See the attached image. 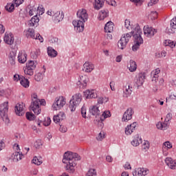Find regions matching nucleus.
Masks as SVG:
<instances>
[{
	"mask_svg": "<svg viewBox=\"0 0 176 176\" xmlns=\"http://www.w3.org/2000/svg\"><path fill=\"white\" fill-rule=\"evenodd\" d=\"M131 32L123 34L121 38L118 42V47L123 50L126 49V46L131 39V37L134 38V45L132 47L133 52H137L140 49V46L144 43V39L141 36L142 34V30L140 27V25L135 24L132 28Z\"/></svg>",
	"mask_w": 176,
	"mask_h": 176,
	"instance_id": "obj_1",
	"label": "nucleus"
},
{
	"mask_svg": "<svg viewBox=\"0 0 176 176\" xmlns=\"http://www.w3.org/2000/svg\"><path fill=\"white\" fill-rule=\"evenodd\" d=\"M76 160H80V156L78 153L67 151L65 153L63 159V163L66 164V170L69 173L74 174L75 167H76Z\"/></svg>",
	"mask_w": 176,
	"mask_h": 176,
	"instance_id": "obj_2",
	"label": "nucleus"
},
{
	"mask_svg": "<svg viewBox=\"0 0 176 176\" xmlns=\"http://www.w3.org/2000/svg\"><path fill=\"white\" fill-rule=\"evenodd\" d=\"M39 102H41V100L38 99V95L33 94L32 95V102L30 107V111H33L35 115H39L42 112Z\"/></svg>",
	"mask_w": 176,
	"mask_h": 176,
	"instance_id": "obj_3",
	"label": "nucleus"
},
{
	"mask_svg": "<svg viewBox=\"0 0 176 176\" xmlns=\"http://www.w3.org/2000/svg\"><path fill=\"white\" fill-rule=\"evenodd\" d=\"M82 100V94H76L72 96L69 105V108L71 112H75V111L76 110V107H79V105H80Z\"/></svg>",
	"mask_w": 176,
	"mask_h": 176,
	"instance_id": "obj_4",
	"label": "nucleus"
},
{
	"mask_svg": "<svg viewBox=\"0 0 176 176\" xmlns=\"http://www.w3.org/2000/svg\"><path fill=\"white\" fill-rule=\"evenodd\" d=\"M67 104V99L64 96H60L56 98L54 102L52 108L53 111H60L61 108L64 107V105Z\"/></svg>",
	"mask_w": 176,
	"mask_h": 176,
	"instance_id": "obj_5",
	"label": "nucleus"
},
{
	"mask_svg": "<svg viewBox=\"0 0 176 176\" xmlns=\"http://www.w3.org/2000/svg\"><path fill=\"white\" fill-rule=\"evenodd\" d=\"M48 16H52L54 23H60L64 19V12L49 10L47 12Z\"/></svg>",
	"mask_w": 176,
	"mask_h": 176,
	"instance_id": "obj_6",
	"label": "nucleus"
},
{
	"mask_svg": "<svg viewBox=\"0 0 176 176\" xmlns=\"http://www.w3.org/2000/svg\"><path fill=\"white\" fill-rule=\"evenodd\" d=\"M8 112H9V102H4L0 104V116L3 120H8Z\"/></svg>",
	"mask_w": 176,
	"mask_h": 176,
	"instance_id": "obj_7",
	"label": "nucleus"
},
{
	"mask_svg": "<svg viewBox=\"0 0 176 176\" xmlns=\"http://www.w3.org/2000/svg\"><path fill=\"white\" fill-rule=\"evenodd\" d=\"M144 35L146 38H153L156 34H157V29H155L149 25H145L143 28Z\"/></svg>",
	"mask_w": 176,
	"mask_h": 176,
	"instance_id": "obj_8",
	"label": "nucleus"
},
{
	"mask_svg": "<svg viewBox=\"0 0 176 176\" xmlns=\"http://www.w3.org/2000/svg\"><path fill=\"white\" fill-rule=\"evenodd\" d=\"M85 22L80 19L73 21L72 24L76 32H83V31H85Z\"/></svg>",
	"mask_w": 176,
	"mask_h": 176,
	"instance_id": "obj_9",
	"label": "nucleus"
},
{
	"mask_svg": "<svg viewBox=\"0 0 176 176\" xmlns=\"http://www.w3.org/2000/svg\"><path fill=\"white\" fill-rule=\"evenodd\" d=\"M87 82H89V78L87 76H80L76 85L80 89H86V87L87 86Z\"/></svg>",
	"mask_w": 176,
	"mask_h": 176,
	"instance_id": "obj_10",
	"label": "nucleus"
},
{
	"mask_svg": "<svg viewBox=\"0 0 176 176\" xmlns=\"http://www.w3.org/2000/svg\"><path fill=\"white\" fill-rule=\"evenodd\" d=\"M77 17L81 21L86 23V21L89 20V14H87V11L85 9L79 10L77 12Z\"/></svg>",
	"mask_w": 176,
	"mask_h": 176,
	"instance_id": "obj_11",
	"label": "nucleus"
},
{
	"mask_svg": "<svg viewBox=\"0 0 176 176\" xmlns=\"http://www.w3.org/2000/svg\"><path fill=\"white\" fill-rule=\"evenodd\" d=\"M149 174V169L146 168H137L133 172V176H146Z\"/></svg>",
	"mask_w": 176,
	"mask_h": 176,
	"instance_id": "obj_12",
	"label": "nucleus"
},
{
	"mask_svg": "<svg viewBox=\"0 0 176 176\" xmlns=\"http://www.w3.org/2000/svg\"><path fill=\"white\" fill-rule=\"evenodd\" d=\"M3 41L7 45H13L14 43V35L10 32H6L4 34Z\"/></svg>",
	"mask_w": 176,
	"mask_h": 176,
	"instance_id": "obj_13",
	"label": "nucleus"
},
{
	"mask_svg": "<svg viewBox=\"0 0 176 176\" xmlns=\"http://www.w3.org/2000/svg\"><path fill=\"white\" fill-rule=\"evenodd\" d=\"M145 82V73H139L135 79V83L137 87H140L144 85Z\"/></svg>",
	"mask_w": 176,
	"mask_h": 176,
	"instance_id": "obj_14",
	"label": "nucleus"
},
{
	"mask_svg": "<svg viewBox=\"0 0 176 176\" xmlns=\"http://www.w3.org/2000/svg\"><path fill=\"white\" fill-rule=\"evenodd\" d=\"M94 64L91 62H85L82 65V71L86 74H90L94 71Z\"/></svg>",
	"mask_w": 176,
	"mask_h": 176,
	"instance_id": "obj_15",
	"label": "nucleus"
},
{
	"mask_svg": "<svg viewBox=\"0 0 176 176\" xmlns=\"http://www.w3.org/2000/svg\"><path fill=\"white\" fill-rule=\"evenodd\" d=\"M134 114V111H133V109L129 108L123 115V117L122 118V122H129V120H131L133 119V115Z\"/></svg>",
	"mask_w": 176,
	"mask_h": 176,
	"instance_id": "obj_16",
	"label": "nucleus"
},
{
	"mask_svg": "<svg viewBox=\"0 0 176 176\" xmlns=\"http://www.w3.org/2000/svg\"><path fill=\"white\" fill-rule=\"evenodd\" d=\"M164 162L170 170H176V160L171 158V157H167L165 158Z\"/></svg>",
	"mask_w": 176,
	"mask_h": 176,
	"instance_id": "obj_17",
	"label": "nucleus"
},
{
	"mask_svg": "<svg viewBox=\"0 0 176 176\" xmlns=\"http://www.w3.org/2000/svg\"><path fill=\"white\" fill-rule=\"evenodd\" d=\"M84 97L87 100H90L91 98H97L98 96L97 95V91L95 89H87L84 91Z\"/></svg>",
	"mask_w": 176,
	"mask_h": 176,
	"instance_id": "obj_18",
	"label": "nucleus"
},
{
	"mask_svg": "<svg viewBox=\"0 0 176 176\" xmlns=\"http://www.w3.org/2000/svg\"><path fill=\"white\" fill-rule=\"evenodd\" d=\"M173 148V144L170 141H166L162 144V151L164 156H168V150Z\"/></svg>",
	"mask_w": 176,
	"mask_h": 176,
	"instance_id": "obj_19",
	"label": "nucleus"
},
{
	"mask_svg": "<svg viewBox=\"0 0 176 176\" xmlns=\"http://www.w3.org/2000/svg\"><path fill=\"white\" fill-rule=\"evenodd\" d=\"M38 14H43V12H45V9L34 6L30 10L29 14L30 16H34V14H35V16H38Z\"/></svg>",
	"mask_w": 176,
	"mask_h": 176,
	"instance_id": "obj_20",
	"label": "nucleus"
},
{
	"mask_svg": "<svg viewBox=\"0 0 176 176\" xmlns=\"http://www.w3.org/2000/svg\"><path fill=\"white\" fill-rule=\"evenodd\" d=\"M27 57H28V55H27V53L24 50H21L18 54V61L20 64H25L27 62Z\"/></svg>",
	"mask_w": 176,
	"mask_h": 176,
	"instance_id": "obj_21",
	"label": "nucleus"
},
{
	"mask_svg": "<svg viewBox=\"0 0 176 176\" xmlns=\"http://www.w3.org/2000/svg\"><path fill=\"white\" fill-rule=\"evenodd\" d=\"M137 127V122H133L125 128L126 135H131Z\"/></svg>",
	"mask_w": 176,
	"mask_h": 176,
	"instance_id": "obj_22",
	"label": "nucleus"
},
{
	"mask_svg": "<svg viewBox=\"0 0 176 176\" xmlns=\"http://www.w3.org/2000/svg\"><path fill=\"white\" fill-rule=\"evenodd\" d=\"M133 87L130 86V85H126L123 89V95L124 98H129L130 96H131V93H133Z\"/></svg>",
	"mask_w": 176,
	"mask_h": 176,
	"instance_id": "obj_23",
	"label": "nucleus"
},
{
	"mask_svg": "<svg viewBox=\"0 0 176 176\" xmlns=\"http://www.w3.org/2000/svg\"><path fill=\"white\" fill-rule=\"evenodd\" d=\"M15 112L19 116H23V115H24V112H25V110L24 109V106L23 103L16 104V105L15 106Z\"/></svg>",
	"mask_w": 176,
	"mask_h": 176,
	"instance_id": "obj_24",
	"label": "nucleus"
},
{
	"mask_svg": "<svg viewBox=\"0 0 176 176\" xmlns=\"http://www.w3.org/2000/svg\"><path fill=\"white\" fill-rule=\"evenodd\" d=\"M100 106L98 104L92 105L89 107V113L94 116H100Z\"/></svg>",
	"mask_w": 176,
	"mask_h": 176,
	"instance_id": "obj_25",
	"label": "nucleus"
},
{
	"mask_svg": "<svg viewBox=\"0 0 176 176\" xmlns=\"http://www.w3.org/2000/svg\"><path fill=\"white\" fill-rule=\"evenodd\" d=\"M127 68L130 72H135L137 71V63L133 60H130L128 63Z\"/></svg>",
	"mask_w": 176,
	"mask_h": 176,
	"instance_id": "obj_26",
	"label": "nucleus"
},
{
	"mask_svg": "<svg viewBox=\"0 0 176 176\" xmlns=\"http://www.w3.org/2000/svg\"><path fill=\"white\" fill-rule=\"evenodd\" d=\"M28 25L30 27H36L39 25V17H38V15H34L31 20L29 21Z\"/></svg>",
	"mask_w": 176,
	"mask_h": 176,
	"instance_id": "obj_27",
	"label": "nucleus"
},
{
	"mask_svg": "<svg viewBox=\"0 0 176 176\" xmlns=\"http://www.w3.org/2000/svg\"><path fill=\"white\" fill-rule=\"evenodd\" d=\"M168 126H170V124L166 121H164V122H159L156 124L157 129L160 130H167L168 129Z\"/></svg>",
	"mask_w": 176,
	"mask_h": 176,
	"instance_id": "obj_28",
	"label": "nucleus"
},
{
	"mask_svg": "<svg viewBox=\"0 0 176 176\" xmlns=\"http://www.w3.org/2000/svg\"><path fill=\"white\" fill-rule=\"evenodd\" d=\"M141 142H142V138H141L140 135H136L131 141V145H133V146H138Z\"/></svg>",
	"mask_w": 176,
	"mask_h": 176,
	"instance_id": "obj_29",
	"label": "nucleus"
},
{
	"mask_svg": "<svg viewBox=\"0 0 176 176\" xmlns=\"http://www.w3.org/2000/svg\"><path fill=\"white\" fill-rule=\"evenodd\" d=\"M104 32H107L109 34H111V32H113V23L109 21L105 24Z\"/></svg>",
	"mask_w": 176,
	"mask_h": 176,
	"instance_id": "obj_30",
	"label": "nucleus"
},
{
	"mask_svg": "<svg viewBox=\"0 0 176 176\" xmlns=\"http://www.w3.org/2000/svg\"><path fill=\"white\" fill-rule=\"evenodd\" d=\"M159 74H160V69L157 68L153 70L151 72V76L152 78V81L153 82H157V79H159Z\"/></svg>",
	"mask_w": 176,
	"mask_h": 176,
	"instance_id": "obj_31",
	"label": "nucleus"
},
{
	"mask_svg": "<svg viewBox=\"0 0 176 176\" xmlns=\"http://www.w3.org/2000/svg\"><path fill=\"white\" fill-rule=\"evenodd\" d=\"M176 33V16L170 21V29L169 30V34Z\"/></svg>",
	"mask_w": 176,
	"mask_h": 176,
	"instance_id": "obj_32",
	"label": "nucleus"
},
{
	"mask_svg": "<svg viewBox=\"0 0 176 176\" xmlns=\"http://www.w3.org/2000/svg\"><path fill=\"white\" fill-rule=\"evenodd\" d=\"M107 17H108V10H102L101 11L99 12L98 16V20L102 21L107 19Z\"/></svg>",
	"mask_w": 176,
	"mask_h": 176,
	"instance_id": "obj_33",
	"label": "nucleus"
},
{
	"mask_svg": "<svg viewBox=\"0 0 176 176\" xmlns=\"http://www.w3.org/2000/svg\"><path fill=\"white\" fill-rule=\"evenodd\" d=\"M8 58L11 65H14L16 64V53L14 52H10Z\"/></svg>",
	"mask_w": 176,
	"mask_h": 176,
	"instance_id": "obj_34",
	"label": "nucleus"
},
{
	"mask_svg": "<svg viewBox=\"0 0 176 176\" xmlns=\"http://www.w3.org/2000/svg\"><path fill=\"white\" fill-rule=\"evenodd\" d=\"M109 101V98H108L107 96H99L97 99V105L100 107V105H102V104H106V102H108Z\"/></svg>",
	"mask_w": 176,
	"mask_h": 176,
	"instance_id": "obj_35",
	"label": "nucleus"
},
{
	"mask_svg": "<svg viewBox=\"0 0 176 176\" xmlns=\"http://www.w3.org/2000/svg\"><path fill=\"white\" fill-rule=\"evenodd\" d=\"M12 158L14 162H19V160H21L23 159V153L19 152H14L12 155Z\"/></svg>",
	"mask_w": 176,
	"mask_h": 176,
	"instance_id": "obj_36",
	"label": "nucleus"
},
{
	"mask_svg": "<svg viewBox=\"0 0 176 176\" xmlns=\"http://www.w3.org/2000/svg\"><path fill=\"white\" fill-rule=\"evenodd\" d=\"M47 54L50 57L54 58V57H57V51H56L53 47H47Z\"/></svg>",
	"mask_w": 176,
	"mask_h": 176,
	"instance_id": "obj_37",
	"label": "nucleus"
},
{
	"mask_svg": "<svg viewBox=\"0 0 176 176\" xmlns=\"http://www.w3.org/2000/svg\"><path fill=\"white\" fill-rule=\"evenodd\" d=\"M104 6V0H95L94 8L96 10H100Z\"/></svg>",
	"mask_w": 176,
	"mask_h": 176,
	"instance_id": "obj_38",
	"label": "nucleus"
},
{
	"mask_svg": "<svg viewBox=\"0 0 176 176\" xmlns=\"http://www.w3.org/2000/svg\"><path fill=\"white\" fill-rule=\"evenodd\" d=\"M25 35L27 38H32V39H35V30L34 29H28V31H26Z\"/></svg>",
	"mask_w": 176,
	"mask_h": 176,
	"instance_id": "obj_39",
	"label": "nucleus"
},
{
	"mask_svg": "<svg viewBox=\"0 0 176 176\" xmlns=\"http://www.w3.org/2000/svg\"><path fill=\"white\" fill-rule=\"evenodd\" d=\"M32 163L36 164V166H41L43 163V161H42V157H34Z\"/></svg>",
	"mask_w": 176,
	"mask_h": 176,
	"instance_id": "obj_40",
	"label": "nucleus"
},
{
	"mask_svg": "<svg viewBox=\"0 0 176 176\" xmlns=\"http://www.w3.org/2000/svg\"><path fill=\"white\" fill-rule=\"evenodd\" d=\"M20 83L23 87H30V81L25 77H22V79L20 81Z\"/></svg>",
	"mask_w": 176,
	"mask_h": 176,
	"instance_id": "obj_41",
	"label": "nucleus"
},
{
	"mask_svg": "<svg viewBox=\"0 0 176 176\" xmlns=\"http://www.w3.org/2000/svg\"><path fill=\"white\" fill-rule=\"evenodd\" d=\"M26 67L28 68H31L32 69L35 71V68H36V61L35 60H29L26 63Z\"/></svg>",
	"mask_w": 176,
	"mask_h": 176,
	"instance_id": "obj_42",
	"label": "nucleus"
},
{
	"mask_svg": "<svg viewBox=\"0 0 176 176\" xmlns=\"http://www.w3.org/2000/svg\"><path fill=\"white\" fill-rule=\"evenodd\" d=\"M164 46H169L171 49H174V47H175V43L171 40H165L164 41Z\"/></svg>",
	"mask_w": 176,
	"mask_h": 176,
	"instance_id": "obj_43",
	"label": "nucleus"
},
{
	"mask_svg": "<svg viewBox=\"0 0 176 176\" xmlns=\"http://www.w3.org/2000/svg\"><path fill=\"white\" fill-rule=\"evenodd\" d=\"M39 54H41V50H36L31 52V58L34 60H36L38 57L39 56Z\"/></svg>",
	"mask_w": 176,
	"mask_h": 176,
	"instance_id": "obj_44",
	"label": "nucleus"
},
{
	"mask_svg": "<svg viewBox=\"0 0 176 176\" xmlns=\"http://www.w3.org/2000/svg\"><path fill=\"white\" fill-rule=\"evenodd\" d=\"M34 69H31L30 67H25L24 69V73L25 75H29V76H32L34 75Z\"/></svg>",
	"mask_w": 176,
	"mask_h": 176,
	"instance_id": "obj_45",
	"label": "nucleus"
},
{
	"mask_svg": "<svg viewBox=\"0 0 176 176\" xmlns=\"http://www.w3.org/2000/svg\"><path fill=\"white\" fill-rule=\"evenodd\" d=\"M6 10H8V12H13V10H14V3H8L6 6Z\"/></svg>",
	"mask_w": 176,
	"mask_h": 176,
	"instance_id": "obj_46",
	"label": "nucleus"
},
{
	"mask_svg": "<svg viewBox=\"0 0 176 176\" xmlns=\"http://www.w3.org/2000/svg\"><path fill=\"white\" fill-rule=\"evenodd\" d=\"M25 116L28 120L32 121L35 120V115L31 112H27Z\"/></svg>",
	"mask_w": 176,
	"mask_h": 176,
	"instance_id": "obj_47",
	"label": "nucleus"
},
{
	"mask_svg": "<svg viewBox=\"0 0 176 176\" xmlns=\"http://www.w3.org/2000/svg\"><path fill=\"white\" fill-rule=\"evenodd\" d=\"M43 76H44L43 74H42V73H37L34 76V79H35V80H36V82H41V80H42V79H43Z\"/></svg>",
	"mask_w": 176,
	"mask_h": 176,
	"instance_id": "obj_48",
	"label": "nucleus"
},
{
	"mask_svg": "<svg viewBox=\"0 0 176 176\" xmlns=\"http://www.w3.org/2000/svg\"><path fill=\"white\" fill-rule=\"evenodd\" d=\"M86 176H97V171L94 168H90Z\"/></svg>",
	"mask_w": 176,
	"mask_h": 176,
	"instance_id": "obj_49",
	"label": "nucleus"
},
{
	"mask_svg": "<svg viewBox=\"0 0 176 176\" xmlns=\"http://www.w3.org/2000/svg\"><path fill=\"white\" fill-rule=\"evenodd\" d=\"M149 17L151 20H156V19H157V12L156 11L151 12L149 14Z\"/></svg>",
	"mask_w": 176,
	"mask_h": 176,
	"instance_id": "obj_50",
	"label": "nucleus"
},
{
	"mask_svg": "<svg viewBox=\"0 0 176 176\" xmlns=\"http://www.w3.org/2000/svg\"><path fill=\"white\" fill-rule=\"evenodd\" d=\"M102 118L107 119V118H111V111L106 110L102 114Z\"/></svg>",
	"mask_w": 176,
	"mask_h": 176,
	"instance_id": "obj_51",
	"label": "nucleus"
},
{
	"mask_svg": "<svg viewBox=\"0 0 176 176\" xmlns=\"http://www.w3.org/2000/svg\"><path fill=\"white\" fill-rule=\"evenodd\" d=\"M51 123H52V120L50 119V118L47 117L43 121V126H45L46 127H47V126H50Z\"/></svg>",
	"mask_w": 176,
	"mask_h": 176,
	"instance_id": "obj_52",
	"label": "nucleus"
},
{
	"mask_svg": "<svg viewBox=\"0 0 176 176\" xmlns=\"http://www.w3.org/2000/svg\"><path fill=\"white\" fill-rule=\"evenodd\" d=\"M149 142L148 141H144V143L142 146V149H144V151H148V149H149Z\"/></svg>",
	"mask_w": 176,
	"mask_h": 176,
	"instance_id": "obj_53",
	"label": "nucleus"
},
{
	"mask_svg": "<svg viewBox=\"0 0 176 176\" xmlns=\"http://www.w3.org/2000/svg\"><path fill=\"white\" fill-rule=\"evenodd\" d=\"M104 138H105V133L102 131L99 133L98 137H96L98 141H102Z\"/></svg>",
	"mask_w": 176,
	"mask_h": 176,
	"instance_id": "obj_54",
	"label": "nucleus"
},
{
	"mask_svg": "<svg viewBox=\"0 0 176 176\" xmlns=\"http://www.w3.org/2000/svg\"><path fill=\"white\" fill-rule=\"evenodd\" d=\"M34 146L35 148H36L37 149H39V148H41V146H42V140H38L34 142Z\"/></svg>",
	"mask_w": 176,
	"mask_h": 176,
	"instance_id": "obj_55",
	"label": "nucleus"
},
{
	"mask_svg": "<svg viewBox=\"0 0 176 176\" xmlns=\"http://www.w3.org/2000/svg\"><path fill=\"white\" fill-rule=\"evenodd\" d=\"M24 76H20L19 74H15L14 75L13 79L14 80V82H19V80L21 82L22 78H23Z\"/></svg>",
	"mask_w": 176,
	"mask_h": 176,
	"instance_id": "obj_56",
	"label": "nucleus"
},
{
	"mask_svg": "<svg viewBox=\"0 0 176 176\" xmlns=\"http://www.w3.org/2000/svg\"><path fill=\"white\" fill-rule=\"evenodd\" d=\"M86 113H87L86 108L85 107V106H82L81 108V115H82V117L84 118V119H86V118H87L86 116Z\"/></svg>",
	"mask_w": 176,
	"mask_h": 176,
	"instance_id": "obj_57",
	"label": "nucleus"
},
{
	"mask_svg": "<svg viewBox=\"0 0 176 176\" xmlns=\"http://www.w3.org/2000/svg\"><path fill=\"white\" fill-rule=\"evenodd\" d=\"M58 118L60 119V120H64V119H65V113H64V112L60 111L57 114Z\"/></svg>",
	"mask_w": 176,
	"mask_h": 176,
	"instance_id": "obj_58",
	"label": "nucleus"
},
{
	"mask_svg": "<svg viewBox=\"0 0 176 176\" xmlns=\"http://www.w3.org/2000/svg\"><path fill=\"white\" fill-rule=\"evenodd\" d=\"M131 2H133L136 6H141L142 5V0H130Z\"/></svg>",
	"mask_w": 176,
	"mask_h": 176,
	"instance_id": "obj_59",
	"label": "nucleus"
},
{
	"mask_svg": "<svg viewBox=\"0 0 176 176\" xmlns=\"http://www.w3.org/2000/svg\"><path fill=\"white\" fill-rule=\"evenodd\" d=\"M173 118V114H171L170 113H168L165 118V122H167L168 123V122H170V120H171V119Z\"/></svg>",
	"mask_w": 176,
	"mask_h": 176,
	"instance_id": "obj_60",
	"label": "nucleus"
},
{
	"mask_svg": "<svg viewBox=\"0 0 176 176\" xmlns=\"http://www.w3.org/2000/svg\"><path fill=\"white\" fill-rule=\"evenodd\" d=\"M23 2H24V0H14V3L16 5V8L20 6Z\"/></svg>",
	"mask_w": 176,
	"mask_h": 176,
	"instance_id": "obj_61",
	"label": "nucleus"
},
{
	"mask_svg": "<svg viewBox=\"0 0 176 176\" xmlns=\"http://www.w3.org/2000/svg\"><path fill=\"white\" fill-rule=\"evenodd\" d=\"M124 25L127 30H130V28L131 27V25H130V20L126 19L124 22Z\"/></svg>",
	"mask_w": 176,
	"mask_h": 176,
	"instance_id": "obj_62",
	"label": "nucleus"
},
{
	"mask_svg": "<svg viewBox=\"0 0 176 176\" xmlns=\"http://www.w3.org/2000/svg\"><path fill=\"white\" fill-rule=\"evenodd\" d=\"M13 149H14L15 152H18L19 153H21V150H20V146H19V144H15L13 146Z\"/></svg>",
	"mask_w": 176,
	"mask_h": 176,
	"instance_id": "obj_63",
	"label": "nucleus"
},
{
	"mask_svg": "<svg viewBox=\"0 0 176 176\" xmlns=\"http://www.w3.org/2000/svg\"><path fill=\"white\" fill-rule=\"evenodd\" d=\"M115 81L110 82V89L112 91H115V90H116V89L115 88Z\"/></svg>",
	"mask_w": 176,
	"mask_h": 176,
	"instance_id": "obj_64",
	"label": "nucleus"
}]
</instances>
